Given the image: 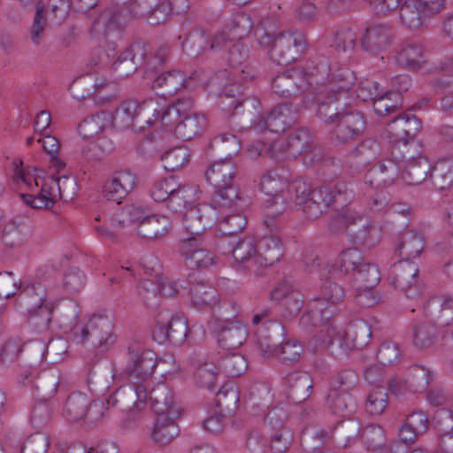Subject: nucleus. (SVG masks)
I'll return each mask as SVG.
<instances>
[{
	"label": "nucleus",
	"mask_w": 453,
	"mask_h": 453,
	"mask_svg": "<svg viewBox=\"0 0 453 453\" xmlns=\"http://www.w3.org/2000/svg\"><path fill=\"white\" fill-rule=\"evenodd\" d=\"M283 256V245L280 239L273 234L263 237L257 242V257L252 262V268L255 276H260L264 271L275 263Z\"/></svg>",
	"instance_id": "b1692460"
},
{
	"label": "nucleus",
	"mask_w": 453,
	"mask_h": 453,
	"mask_svg": "<svg viewBox=\"0 0 453 453\" xmlns=\"http://www.w3.org/2000/svg\"><path fill=\"white\" fill-rule=\"evenodd\" d=\"M193 305L198 309L212 308L219 302V293L205 284H196L190 289Z\"/></svg>",
	"instance_id": "5fc2aeb1"
},
{
	"label": "nucleus",
	"mask_w": 453,
	"mask_h": 453,
	"mask_svg": "<svg viewBox=\"0 0 453 453\" xmlns=\"http://www.w3.org/2000/svg\"><path fill=\"white\" fill-rule=\"evenodd\" d=\"M148 397V390L146 385L132 384V386H125L118 388L113 395L107 399V405L119 406L126 411L135 403L146 401Z\"/></svg>",
	"instance_id": "e433bc0d"
},
{
	"label": "nucleus",
	"mask_w": 453,
	"mask_h": 453,
	"mask_svg": "<svg viewBox=\"0 0 453 453\" xmlns=\"http://www.w3.org/2000/svg\"><path fill=\"white\" fill-rule=\"evenodd\" d=\"M425 247L424 236L416 230L407 229L398 237L395 252L403 260L419 257Z\"/></svg>",
	"instance_id": "f704fd0d"
},
{
	"label": "nucleus",
	"mask_w": 453,
	"mask_h": 453,
	"mask_svg": "<svg viewBox=\"0 0 453 453\" xmlns=\"http://www.w3.org/2000/svg\"><path fill=\"white\" fill-rule=\"evenodd\" d=\"M106 82H98L96 80L93 81L91 76L81 77L73 82L70 90L74 98L83 100L92 96L95 90L103 88Z\"/></svg>",
	"instance_id": "69168bd1"
},
{
	"label": "nucleus",
	"mask_w": 453,
	"mask_h": 453,
	"mask_svg": "<svg viewBox=\"0 0 453 453\" xmlns=\"http://www.w3.org/2000/svg\"><path fill=\"white\" fill-rule=\"evenodd\" d=\"M37 142L42 145L43 150L49 155L50 166L58 173L62 171L65 167V163L58 154L60 148L59 141L55 136L42 134L37 139Z\"/></svg>",
	"instance_id": "e2e57ef3"
},
{
	"label": "nucleus",
	"mask_w": 453,
	"mask_h": 453,
	"mask_svg": "<svg viewBox=\"0 0 453 453\" xmlns=\"http://www.w3.org/2000/svg\"><path fill=\"white\" fill-rule=\"evenodd\" d=\"M59 378L57 374H50L40 385L36 386L37 397L40 399L31 413V421L35 424L46 423L50 420L51 411L45 401L52 397L57 392Z\"/></svg>",
	"instance_id": "a878e982"
},
{
	"label": "nucleus",
	"mask_w": 453,
	"mask_h": 453,
	"mask_svg": "<svg viewBox=\"0 0 453 453\" xmlns=\"http://www.w3.org/2000/svg\"><path fill=\"white\" fill-rule=\"evenodd\" d=\"M73 337L78 343L91 342L102 350L107 349L114 342L113 323L108 316L95 314L87 323L73 326Z\"/></svg>",
	"instance_id": "9b49d317"
},
{
	"label": "nucleus",
	"mask_w": 453,
	"mask_h": 453,
	"mask_svg": "<svg viewBox=\"0 0 453 453\" xmlns=\"http://www.w3.org/2000/svg\"><path fill=\"white\" fill-rule=\"evenodd\" d=\"M127 372L131 384L146 385L151 379L158 361L154 351L146 349L140 342L127 347Z\"/></svg>",
	"instance_id": "f8f14e48"
},
{
	"label": "nucleus",
	"mask_w": 453,
	"mask_h": 453,
	"mask_svg": "<svg viewBox=\"0 0 453 453\" xmlns=\"http://www.w3.org/2000/svg\"><path fill=\"white\" fill-rule=\"evenodd\" d=\"M32 234V226L28 219L16 218L4 227L3 241L5 245L16 247L21 245Z\"/></svg>",
	"instance_id": "79ce46f5"
},
{
	"label": "nucleus",
	"mask_w": 453,
	"mask_h": 453,
	"mask_svg": "<svg viewBox=\"0 0 453 453\" xmlns=\"http://www.w3.org/2000/svg\"><path fill=\"white\" fill-rule=\"evenodd\" d=\"M246 205L243 200V205L236 210L234 206L229 208L217 207L218 214H221V219L219 222V231L223 235H234L242 231L247 224L245 216L241 213L242 208Z\"/></svg>",
	"instance_id": "58836bf2"
},
{
	"label": "nucleus",
	"mask_w": 453,
	"mask_h": 453,
	"mask_svg": "<svg viewBox=\"0 0 453 453\" xmlns=\"http://www.w3.org/2000/svg\"><path fill=\"white\" fill-rule=\"evenodd\" d=\"M420 121L411 113H403L393 119L389 132L399 140H407L413 137L420 129Z\"/></svg>",
	"instance_id": "49530a36"
},
{
	"label": "nucleus",
	"mask_w": 453,
	"mask_h": 453,
	"mask_svg": "<svg viewBox=\"0 0 453 453\" xmlns=\"http://www.w3.org/2000/svg\"><path fill=\"white\" fill-rule=\"evenodd\" d=\"M127 205L118 210L107 225H94V229L102 236L113 239L122 229L132 226L131 216L127 213Z\"/></svg>",
	"instance_id": "09e8293b"
},
{
	"label": "nucleus",
	"mask_w": 453,
	"mask_h": 453,
	"mask_svg": "<svg viewBox=\"0 0 453 453\" xmlns=\"http://www.w3.org/2000/svg\"><path fill=\"white\" fill-rule=\"evenodd\" d=\"M431 171V164L426 157H410L402 177L409 185H418L426 179Z\"/></svg>",
	"instance_id": "c03bdc74"
},
{
	"label": "nucleus",
	"mask_w": 453,
	"mask_h": 453,
	"mask_svg": "<svg viewBox=\"0 0 453 453\" xmlns=\"http://www.w3.org/2000/svg\"><path fill=\"white\" fill-rule=\"evenodd\" d=\"M150 400L156 416L155 425H174L183 415V410L174 403L173 393L165 383L151 389Z\"/></svg>",
	"instance_id": "2eb2a0df"
},
{
	"label": "nucleus",
	"mask_w": 453,
	"mask_h": 453,
	"mask_svg": "<svg viewBox=\"0 0 453 453\" xmlns=\"http://www.w3.org/2000/svg\"><path fill=\"white\" fill-rule=\"evenodd\" d=\"M279 21L265 17L255 28V37L260 46L268 49L270 59L280 65L296 60L305 48L304 35L299 31L278 33Z\"/></svg>",
	"instance_id": "f257e3e1"
},
{
	"label": "nucleus",
	"mask_w": 453,
	"mask_h": 453,
	"mask_svg": "<svg viewBox=\"0 0 453 453\" xmlns=\"http://www.w3.org/2000/svg\"><path fill=\"white\" fill-rule=\"evenodd\" d=\"M158 104L153 99L147 100L139 104L135 100H127L114 111H110L111 126L119 130H125L129 127L144 128L143 123L151 125L154 117V122H157Z\"/></svg>",
	"instance_id": "6e6552de"
},
{
	"label": "nucleus",
	"mask_w": 453,
	"mask_h": 453,
	"mask_svg": "<svg viewBox=\"0 0 453 453\" xmlns=\"http://www.w3.org/2000/svg\"><path fill=\"white\" fill-rule=\"evenodd\" d=\"M388 396L386 388H372L366 398L365 412L370 416H380L388 406Z\"/></svg>",
	"instance_id": "bf43d9fd"
},
{
	"label": "nucleus",
	"mask_w": 453,
	"mask_h": 453,
	"mask_svg": "<svg viewBox=\"0 0 453 453\" xmlns=\"http://www.w3.org/2000/svg\"><path fill=\"white\" fill-rule=\"evenodd\" d=\"M145 79L151 81L152 88L162 96H173L185 85L184 75L176 70L160 73L148 70Z\"/></svg>",
	"instance_id": "c85d7f7f"
},
{
	"label": "nucleus",
	"mask_w": 453,
	"mask_h": 453,
	"mask_svg": "<svg viewBox=\"0 0 453 453\" xmlns=\"http://www.w3.org/2000/svg\"><path fill=\"white\" fill-rule=\"evenodd\" d=\"M217 205L199 204L182 215L183 226L188 236L203 238L202 234L218 219Z\"/></svg>",
	"instance_id": "aec40b11"
},
{
	"label": "nucleus",
	"mask_w": 453,
	"mask_h": 453,
	"mask_svg": "<svg viewBox=\"0 0 453 453\" xmlns=\"http://www.w3.org/2000/svg\"><path fill=\"white\" fill-rule=\"evenodd\" d=\"M218 329L210 331L217 335L219 343L224 349H237L247 340L248 331L242 322L227 326H219Z\"/></svg>",
	"instance_id": "ea45409f"
},
{
	"label": "nucleus",
	"mask_w": 453,
	"mask_h": 453,
	"mask_svg": "<svg viewBox=\"0 0 453 453\" xmlns=\"http://www.w3.org/2000/svg\"><path fill=\"white\" fill-rule=\"evenodd\" d=\"M284 381L287 395L292 402L299 403L310 396L313 381L309 373L294 371L285 377Z\"/></svg>",
	"instance_id": "7c9ffc66"
},
{
	"label": "nucleus",
	"mask_w": 453,
	"mask_h": 453,
	"mask_svg": "<svg viewBox=\"0 0 453 453\" xmlns=\"http://www.w3.org/2000/svg\"><path fill=\"white\" fill-rule=\"evenodd\" d=\"M238 392L231 384H226L217 393L216 409L209 411L202 425L228 423L229 417L236 409Z\"/></svg>",
	"instance_id": "5701e85b"
},
{
	"label": "nucleus",
	"mask_w": 453,
	"mask_h": 453,
	"mask_svg": "<svg viewBox=\"0 0 453 453\" xmlns=\"http://www.w3.org/2000/svg\"><path fill=\"white\" fill-rule=\"evenodd\" d=\"M432 380L431 371L424 366L415 365L408 370L407 380L410 391L418 393L426 390Z\"/></svg>",
	"instance_id": "13d9d810"
},
{
	"label": "nucleus",
	"mask_w": 453,
	"mask_h": 453,
	"mask_svg": "<svg viewBox=\"0 0 453 453\" xmlns=\"http://www.w3.org/2000/svg\"><path fill=\"white\" fill-rule=\"evenodd\" d=\"M344 297V288L331 279H326L320 286L319 296L308 303L306 312L300 319V325L308 327L333 319L336 305Z\"/></svg>",
	"instance_id": "0eeeda50"
},
{
	"label": "nucleus",
	"mask_w": 453,
	"mask_h": 453,
	"mask_svg": "<svg viewBox=\"0 0 453 453\" xmlns=\"http://www.w3.org/2000/svg\"><path fill=\"white\" fill-rule=\"evenodd\" d=\"M392 155L393 159L381 161L368 172L365 175V185L380 188L381 186L393 183L399 174V164L404 161L405 157H397L394 152Z\"/></svg>",
	"instance_id": "bb28decb"
},
{
	"label": "nucleus",
	"mask_w": 453,
	"mask_h": 453,
	"mask_svg": "<svg viewBox=\"0 0 453 453\" xmlns=\"http://www.w3.org/2000/svg\"><path fill=\"white\" fill-rule=\"evenodd\" d=\"M191 97L179 98L174 104L158 107L157 121L180 140L189 141L200 135L206 127L204 114L193 110Z\"/></svg>",
	"instance_id": "20e7f679"
},
{
	"label": "nucleus",
	"mask_w": 453,
	"mask_h": 453,
	"mask_svg": "<svg viewBox=\"0 0 453 453\" xmlns=\"http://www.w3.org/2000/svg\"><path fill=\"white\" fill-rule=\"evenodd\" d=\"M57 26L53 22H50L43 12V4L38 3L36 4L35 13L33 20V25L30 29V40L35 45L42 43L46 37V31L49 27Z\"/></svg>",
	"instance_id": "4d7b16f0"
},
{
	"label": "nucleus",
	"mask_w": 453,
	"mask_h": 453,
	"mask_svg": "<svg viewBox=\"0 0 453 453\" xmlns=\"http://www.w3.org/2000/svg\"><path fill=\"white\" fill-rule=\"evenodd\" d=\"M110 111H102L84 119L78 126V132L83 139H90L111 127Z\"/></svg>",
	"instance_id": "de8ad7c7"
},
{
	"label": "nucleus",
	"mask_w": 453,
	"mask_h": 453,
	"mask_svg": "<svg viewBox=\"0 0 453 453\" xmlns=\"http://www.w3.org/2000/svg\"><path fill=\"white\" fill-rule=\"evenodd\" d=\"M147 55V45L136 42L123 51L113 63L111 70L115 80H120L133 74L137 68L144 64Z\"/></svg>",
	"instance_id": "412c9836"
},
{
	"label": "nucleus",
	"mask_w": 453,
	"mask_h": 453,
	"mask_svg": "<svg viewBox=\"0 0 453 453\" xmlns=\"http://www.w3.org/2000/svg\"><path fill=\"white\" fill-rule=\"evenodd\" d=\"M50 189L53 190V197L56 200H63L65 202L72 200L77 191L76 180L68 175L62 176H50Z\"/></svg>",
	"instance_id": "603ef678"
},
{
	"label": "nucleus",
	"mask_w": 453,
	"mask_h": 453,
	"mask_svg": "<svg viewBox=\"0 0 453 453\" xmlns=\"http://www.w3.org/2000/svg\"><path fill=\"white\" fill-rule=\"evenodd\" d=\"M213 315L208 321L209 330H219V326H227L234 323H241L236 319L239 314V309L236 303L223 301L218 306H214Z\"/></svg>",
	"instance_id": "a18cd8bd"
},
{
	"label": "nucleus",
	"mask_w": 453,
	"mask_h": 453,
	"mask_svg": "<svg viewBox=\"0 0 453 453\" xmlns=\"http://www.w3.org/2000/svg\"><path fill=\"white\" fill-rule=\"evenodd\" d=\"M366 261L357 248H349L342 250L335 262L334 266L345 274H354L361 265Z\"/></svg>",
	"instance_id": "864d4df0"
},
{
	"label": "nucleus",
	"mask_w": 453,
	"mask_h": 453,
	"mask_svg": "<svg viewBox=\"0 0 453 453\" xmlns=\"http://www.w3.org/2000/svg\"><path fill=\"white\" fill-rule=\"evenodd\" d=\"M241 85L238 83L226 85L219 93L220 106L226 111L234 110L233 117L237 118L240 108H244L250 111L257 110L259 103L256 99H246L241 101L238 96L241 94Z\"/></svg>",
	"instance_id": "c9c22d12"
},
{
	"label": "nucleus",
	"mask_w": 453,
	"mask_h": 453,
	"mask_svg": "<svg viewBox=\"0 0 453 453\" xmlns=\"http://www.w3.org/2000/svg\"><path fill=\"white\" fill-rule=\"evenodd\" d=\"M235 173V165L229 158L215 162L205 173L207 181L217 189L212 202L219 208L234 206L238 210L243 205L239 188L232 184Z\"/></svg>",
	"instance_id": "423d86ee"
},
{
	"label": "nucleus",
	"mask_w": 453,
	"mask_h": 453,
	"mask_svg": "<svg viewBox=\"0 0 453 453\" xmlns=\"http://www.w3.org/2000/svg\"><path fill=\"white\" fill-rule=\"evenodd\" d=\"M334 124V134L336 141L346 143L363 134L365 120L364 115L360 112L345 111Z\"/></svg>",
	"instance_id": "cd10ccee"
},
{
	"label": "nucleus",
	"mask_w": 453,
	"mask_h": 453,
	"mask_svg": "<svg viewBox=\"0 0 453 453\" xmlns=\"http://www.w3.org/2000/svg\"><path fill=\"white\" fill-rule=\"evenodd\" d=\"M331 65L327 58L319 57L305 65L295 67L273 78L272 88L280 96L296 97L299 93L311 91L315 85L328 79Z\"/></svg>",
	"instance_id": "f03ea898"
},
{
	"label": "nucleus",
	"mask_w": 453,
	"mask_h": 453,
	"mask_svg": "<svg viewBox=\"0 0 453 453\" xmlns=\"http://www.w3.org/2000/svg\"><path fill=\"white\" fill-rule=\"evenodd\" d=\"M196 384L203 388L213 389L218 379L217 367L212 362L204 361L198 365L195 375Z\"/></svg>",
	"instance_id": "338daca9"
},
{
	"label": "nucleus",
	"mask_w": 453,
	"mask_h": 453,
	"mask_svg": "<svg viewBox=\"0 0 453 453\" xmlns=\"http://www.w3.org/2000/svg\"><path fill=\"white\" fill-rule=\"evenodd\" d=\"M199 189L196 186L177 184L165 203L167 209L174 214L184 215L190 208L195 207Z\"/></svg>",
	"instance_id": "72a5a7b5"
},
{
	"label": "nucleus",
	"mask_w": 453,
	"mask_h": 453,
	"mask_svg": "<svg viewBox=\"0 0 453 453\" xmlns=\"http://www.w3.org/2000/svg\"><path fill=\"white\" fill-rule=\"evenodd\" d=\"M395 58L398 65L418 70L426 63L424 47L418 41L407 39L397 46Z\"/></svg>",
	"instance_id": "c756f323"
},
{
	"label": "nucleus",
	"mask_w": 453,
	"mask_h": 453,
	"mask_svg": "<svg viewBox=\"0 0 453 453\" xmlns=\"http://www.w3.org/2000/svg\"><path fill=\"white\" fill-rule=\"evenodd\" d=\"M233 257L234 260L242 265V269L249 273L255 275V271L252 269V262H255L257 257V243L253 237H245L234 247Z\"/></svg>",
	"instance_id": "37998d69"
},
{
	"label": "nucleus",
	"mask_w": 453,
	"mask_h": 453,
	"mask_svg": "<svg viewBox=\"0 0 453 453\" xmlns=\"http://www.w3.org/2000/svg\"><path fill=\"white\" fill-rule=\"evenodd\" d=\"M105 407L102 403H90L87 395L81 392L71 394L65 403L63 416L71 423L79 422L85 417L89 423L99 422V418L104 417Z\"/></svg>",
	"instance_id": "f3484780"
},
{
	"label": "nucleus",
	"mask_w": 453,
	"mask_h": 453,
	"mask_svg": "<svg viewBox=\"0 0 453 453\" xmlns=\"http://www.w3.org/2000/svg\"><path fill=\"white\" fill-rule=\"evenodd\" d=\"M255 112L250 111L246 124H250V131L262 133L269 130L273 133H281L291 127L297 119V110L288 102L279 104L265 118L254 120Z\"/></svg>",
	"instance_id": "4468645a"
},
{
	"label": "nucleus",
	"mask_w": 453,
	"mask_h": 453,
	"mask_svg": "<svg viewBox=\"0 0 453 453\" xmlns=\"http://www.w3.org/2000/svg\"><path fill=\"white\" fill-rule=\"evenodd\" d=\"M419 269L411 261L403 260L394 264L388 275V280L395 288L405 293L407 298H419L423 288L418 282Z\"/></svg>",
	"instance_id": "a211bd4d"
},
{
	"label": "nucleus",
	"mask_w": 453,
	"mask_h": 453,
	"mask_svg": "<svg viewBox=\"0 0 453 453\" xmlns=\"http://www.w3.org/2000/svg\"><path fill=\"white\" fill-rule=\"evenodd\" d=\"M356 76L353 71L345 66L336 67L328 72V79L315 85L311 94L315 96L318 104L317 115L326 124H334L345 111L337 106L341 96L351 88Z\"/></svg>",
	"instance_id": "7ed1b4c3"
},
{
	"label": "nucleus",
	"mask_w": 453,
	"mask_h": 453,
	"mask_svg": "<svg viewBox=\"0 0 453 453\" xmlns=\"http://www.w3.org/2000/svg\"><path fill=\"white\" fill-rule=\"evenodd\" d=\"M259 187L260 190L268 196L265 203V223L268 228L272 229L273 221L287 209L283 192L288 187V180L284 171L272 170L261 177Z\"/></svg>",
	"instance_id": "1a4fd4ad"
},
{
	"label": "nucleus",
	"mask_w": 453,
	"mask_h": 453,
	"mask_svg": "<svg viewBox=\"0 0 453 453\" xmlns=\"http://www.w3.org/2000/svg\"><path fill=\"white\" fill-rule=\"evenodd\" d=\"M335 226L346 229L349 241L365 248L374 247L380 240L379 230L365 217L348 208L334 220Z\"/></svg>",
	"instance_id": "9d476101"
},
{
	"label": "nucleus",
	"mask_w": 453,
	"mask_h": 453,
	"mask_svg": "<svg viewBox=\"0 0 453 453\" xmlns=\"http://www.w3.org/2000/svg\"><path fill=\"white\" fill-rule=\"evenodd\" d=\"M18 301L26 312H33L46 303H52L46 299V289L40 282L21 284Z\"/></svg>",
	"instance_id": "4c0bfd02"
},
{
	"label": "nucleus",
	"mask_w": 453,
	"mask_h": 453,
	"mask_svg": "<svg viewBox=\"0 0 453 453\" xmlns=\"http://www.w3.org/2000/svg\"><path fill=\"white\" fill-rule=\"evenodd\" d=\"M54 309L55 304L52 303H46L44 306L36 309L33 312H27V321L30 326L38 333L47 331L50 328Z\"/></svg>",
	"instance_id": "052dcab7"
},
{
	"label": "nucleus",
	"mask_w": 453,
	"mask_h": 453,
	"mask_svg": "<svg viewBox=\"0 0 453 453\" xmlns=\"http://www.w3.org/2000/svg\"><path fill=\"white\" fill-rule=\"evenodd\" d=\"M401 22L410 28H418L429 19L416 0H405L400 6Z\"/></svg>",
	"instance_id": "8fccbe9b"
},
{
	"label": "nucleus",
	"mask_w": 453,
	"mask_h": 453,
	"mask_svg": "<svg viewBox=\"0 0 453 453\" xmlns=\"http://www.w3.org/2000/svg\"><path fill=\"white\" fill-rule=\"evenodd\" d=\"M352 190H349L343 182L337 183L334 188L327 186L314 188L309 202L304 206V214L307 218L315 219L319 218L330 205L337 210L343 207L351 197Z\"/></svg>",
	"instance_id": "ddd939ff"
},
{
	"label": "nucleus",
	"mask_w": 453,
	"mask_h": 453,
	"mask_svg": "<svg viewBox=\"0 0 453 453\" xmlns=\"http://www.w3.org/2000/svg\"><path fill=\"white\" fill-rule=\"evenodd\" d=\"M361 48L372 55L388 50L394 41V32L386 24H373L365 28L359 38Z\"/></svg>",
	"instance_id": "4be33fe9"
},
{
	"label": "nucleus",
	"mask_w": 453,
	"mask_h": 453,
	"mask_svg": "<svg viewBox=\"0 0 453 453\" xmlns=\"http://www.w3.org/2000/svg\"><path fill=\"white\" fill-rule=\"evenodd\" d=\"M253 27V22L250 15L245 13H238L234 15L227 23L225 29L232 39L242 40L247 35Z\"/></svg>",
	"instance_id": "0e129e2a"
},
{
	"label": "nucleus",
	"mask_w": 453,
	"mask_h": 453,
	"mask_svg": "<svg viewBox=\"0 0 453 453\" xmlns=\"http://www.w3.org/2000/svg\"><path fill=\"white\" fill-rule=\"evenodd\" d=\"M120 18V12L117 8L104 10L93 22L90 28L91 35L98 39L118 37L122 29Z\"/></svg>",
	"instance_id": "2f4dec72"
},
{
	"label": "nucleus",
	"mask_w": 453,
	"mask_h": 453,
	"mask_svg": "<svg viewBox=\"0 0 453 453\" xmlns=\"http://www.w3.org/2000/svg\"><path fill=\"white\" fill-rule=\"evenodd\" d=\"M15 176L20 179L29 188L30 193L23 194V201L32 208L43 209L51 207L57 202L53 197V190L50 189L49 177L45 180L37 179L19 165L15 167Z\"/></svg>",
	"instance_id": "dca6fc26"
},
{
	"label": "nucleus",
	"mask_w": 453,
	"mask_h": 453,
	"mask_svg": "<svg viewBox=\"0 0 453 453\" xmlns=\"http://www.w3.org/2000/svg\"><path fill=\"white\" fill-rule=\"evenodd\" d=\"M137 177L129 170L117 171L105 181L104 196L119 203L136 186Z\"/></svg>",
	"instance_id": "393cba45"
},
{
	"label": "nucleus",
	"mask_w": 453,
	"mask_h": 453,
	"mask_svg": "<svg viewBox=\"0 0 453 453\" xmlns=\"http://www.w3.org/2000/svg\"><path fill=\"white\" fill-rule=\"evenodd\" d=\"M171 227L172 222L168 217L153 214L144 219L135 229L143 238L157 239L168 234Z\"/></svg>",
	"instance_id": "a19ab883"
},
{
	"label": "nucleus",
	"mask_w": 453,
	"mask_h": 453,
	"mask_svg": "<svg viewBox=\"0 0 453 453\" xmlns=\"http://www.w3.org/2000/svg\"><path fill=\"white\" fill-rule=\"evenodd\" d=\"M434 187L440 190L446 189L453 184V160L438 162L429 174Z\"/></svg>",
	"instance_id": "6e6d98bb"
},
{
	"label": "nucleus",
	"mask_w": 453,
	"mask_h": 453,
	"mask_svg": "<svg viewBox=\"0 0 453 453\" xmlns=\"http://www.w3.org/2000/svg\"><path fill=\"white\" fill-rule=\"evenodd\" d=\"M181 44L187 55L196 58L209 50L210 35L202 29H195L186 35Z\"/></svg>",
	"instance_id": "3c124183"
},
{
	"label": "nucleus",
	"mask_w": 453,
	"mask_h": 453,
	"mask_svg": "<svg viewBox=\"0 0 453 453\" xmlns=\"http://www.w3.org/2000/svg\"><path fill=\"white\" fill-rule=\"evenodd\" d=\"M180 250L190 270L208 269L217 263V257L204 246L203 238L188 236L181 241Z\"/></svg>",
	"instance_id": "6ab92c4d"
},
{
	"label": "nucleus",
	"mask_w": 453,
	"mask_h": 453,
	"mask_svg": "<svg viewBox=\"0 0 453 453\" xmlns=\"http://www.w3.org/2000/svg\"><path fill=\"white\" fill-rule=\"evenodd\" d=\"M426 316L432 322H421L413 328V344L420 349L433 347L441 334V327L448 326L453 321V299L443 295L428 300L424 306Z\"/></svg>",
	"instance_id": "39448f33"
},
{
	"label": "nucleus",
	"mask_w": 453,
	"mask_h": 453,
	"mask_svg": "<svg viewBox=\"0 0 453 453\" xmlns=\"http://www.w3.org/2000/svg\"><path fill=\"white\" fill-rule=\"evenodd\" d=\"M401 96L395 91H380V96L372 100L377 115L385 116L395 111L400 106Z\"/></svg>",
	"instance_id": "680f3d73"
},
{
	"label": "nucleus",
	"mask_w": 453,
	"mask_h": 453,
	"mask_svg": "<svg viewBox=\"0 0 453 453\" xmlns=\"http://www.w3.org/2000/svg\"><path fill=\"white\" fill-rule=\"evenodd\" d=\"M357 286L373 288L380 280V273L378 267L370 262H365L358 267L353 274Z\"/></svg>",
	"instance_id": "774afa93"
},
{
	"label": "nucleus",
	"mask_w": 453,
	"mask_h": 453,
	"mask_svg": "<svg viewBox=\"0 0 453 453\" xmlns=\"http://www.w3.org/2000/svg\"><path fill=\"white\" fill-rule=\"evenodd\" d=\"M372 336L371 327L365 320L352 321L342 331L340 346L344 350L361 349L365 346Z\"/></svg>",
	"instance_id": "473e14b6"
}]
</instances>
